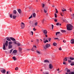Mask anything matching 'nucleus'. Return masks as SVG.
Instances as JSON below:
<instances>
[{"instance_id":"f257e3e1","label":"nucleus","mask_w":74,"mask_h":74,"mask_svg":"<svg viewBox=\"0 0 74 74\" xmlns=\"http://www.w3.org/2000/svg\"><path fill=\"white\" fill-rule=\"evenodd\" d=\"M67 29L68 30H71L72 29L73 27L70 24H69L67 25V26L66 27Z\"/></svg>"},{"instance_id":"f03ea898","label":"nucleus","mask_w":74,"mask_h":74,"mask_svg":"<svg viewBox=\"0 0 74 74\" xmlns=\"http://www.w3.org/2000/svg\"><path fill=\"white\" fill-rule=\"evenodd\" d=\"M8 41L6 40L5 43L4 44L3 43V47H2V48L3 50H6V48H5V45H6V47L8 46Z\"/></svg>"},{"instance_id":"7ed1b4c3","label":"nucleus","mask_w":74,"mask_h":74,"mask_svg":"<svg viewBox=\"0 0 74 74\" xmlns=\"http://www.w3.org/2000/svg\"><path fill=\"white\" fill-rule=\"evenodd\" d=\"M51 45H50V44H46V45L44 47V48L45 49H47V48H48Z\"/></svg>"},{"instance_id":"20e7f679","label":"nucleus","mask_w":74,"mask_h":74,"mask_svg":"<svg viewBox=\"0 0 74 74\" xmlns=\"http://www.w3.org/2000/svg\"><path fill=\"white\" fill-rule=\"evenodd\" d=\"M10 38L11 39V40H12V41H14L13 42L15 44H16V45H17V43L16 42V41H16V40H15V38L11 37Z\"/></svg>"},{"instance_id":"39448f33","label":"nucleus","mask_w":74,"mask_h":74,"mask_svg":"<svg viewBox=\"0 0 74 74\" xmlns=\"http://www.w3.org/2000/svg\"><path fill=\"white\" fill-rule=\"evenodd\" d=\"M21 29H23L24 28H25V24L23 22H21Z\"/></svg>"},{"instance_id":"423d86ee","label":"nucleus","mask_w":74,"mask_h":74,"mask_svg":"<svg viewBox=\"0 0 74 74\" xmlns=\"http://www.w3.org/2000/svg\"><path fill=\"white\" fill-rule=\"evenodd\" d=\"M12 53H14V54H15V53H17V50H14L13 51Z\"/></svg>"},{"instance_id":"0eeeda50","label":"nucleus","mask_w":74,"mask_h":74,"mask_svg":"<svg viewBox=\"0 0 74 74\" xmlns=\"http://www.w3.org/2000/svg\"><path fill=\"white\" fill-rule=\"evenodd\" d=\"M53 68V66H52V65L51 64H49V68L50 69H52Z\"/></svg>"},{"instance_id":"6e6552de","label":"nucleus","mask_w":74,"mask_h":74,"mask_svg":"<svg viewBox=\"0 0 74 74\" xmlns=\"http://www.w3.org/2000/svg\"><path fill=\"white\" fill-rule=\"evenodd\" d=\"M43 33L44 34H47V30L46 29H44L43 30Z\"/></svg>"},{"instance_id":"1a4fd4ad","label":"nucleus","mask_w":74,"mask_h":74,"mask_svg":"<svg viewBox=\"0 0 74 74\" xmlns=\"http://www.w3.org/2000/svg\"><path fill=\"white\" fill-rule=\"evenodd\" d=\"M71 44H74V39H71Z\"/></svg>"},{"instance_id":"9d476101","label":"nucleus","mask_w":74,"mask_h":74,"mask_svg":"<svg viewBox=\"0 0 74 74\" xmlns=\"http://www.w3.org/2000/svg\"><path fill=\"white\" fill-rule=\"evenodd\" d=\"M12 47V45H9L8 46V49H11Z\"/></svg>"},{"instance_id":"9b49d317","label":"nucleus","mask_w":74,"mask_h":74,"mask_svg":"<svg viewBox=\"0 0 74 74\" xmlns=\"http://www.w3.org/2000/svg\"><path fill=\"white\" fill-rule=\"evenodd\" d=\"M66 71H67V72L65 73V74H69V73H70V70L69 69L67 70Z\"/></svg>"},{"instance_id":"f8f14e48","label":"nucleus","mask_w":74,"mask_h":74,"mask_svg":"<svg viewBox=\"0 0 74 74\" xmlns=\"http://www.w3.org/2000/svg\"><path fill=\"white\" fill-rule=\"evenodd\" d=\"M1 73H5L6 72L5 70V69L2 70L1 71Z\"/></svg>"},{"instance_id":"ddd939ff","label":"nucleus","mask_w":74,"mask_h":74,"mask_svg":"<svg viewBox=\"0 0 74 74\" xmlns=\"http://www.w3.org/2000/svg\"><path fill=\"white\" fill-rule=\"evenodd\" d=\"M63 61L67 62V57H66L64 58V59L63 60Z\"/></svg>"},{"instance_id":"4468645a","label":"nucleus","mask_w":74,"mask_h":74,"mask_svg":"<svg viewBox=\"0 0 74 74\" xmlns=\"http://www.w3.org/2000/svg\"><path fill=\"white\" fill-rule=\"evenodd\" d=\"M45 63H49V62L48 60H44Z\"/></svg>"},{"instance_id":"2eb2a0df","label":"nucleus","mask_w":74,"mask_h":74,"mask_svg":"<svg viewBox=\"0 0 74 74\" xmlns=\"http://www.w3.org/2000/svg\"><path fill=\"white\" fill-rule=\"evenodd\" d=\"M18 12L19 13V14H21V10L20 9H18Z\"/></svg>"},{"instance_id":"dca6fc26","label":"nucleus","mask_w":74,"mask_h":74,"mask_svg":"<svg viewBox=\"0 0 74 74\" xmlns=\"http://www.w3.org/2000/svg\"><path fill=\"white\" fill-rule=\"evenodd\" d=\"M6 40H8V41H11V39H10V38H9L8 37L6 38Z\"/></svg>"},{"instance_id":"f3484780","label":"nucleus","mask_w":74,"mask_h":74,"mask_svg":"<svg viewBox=\"0 0 74 74\" xmlns=\"http://www.w3.org/2000/svg\"><path fill=\"white\" fill-rule=\"evenodd\" d=\"M53 45H54V46H56V45H57V43L55 42H54L53 43Z\"/></svg>"},{"instance_id":"a211bd4d","label":"nucleus","mask_w":74,"mask_h":74,"mask_svg":"<svg viewBox=\"0 0 74 74\" xmlns=\"http://www.w3.org/2000/svg\"><path fill=\"white\" fill-rule=\"evenodd\" d=\"M69 59H70V60H73L74 59V58H73L70 57H69Z\"/></svg>"},{"instance_id":"6ab92c4d","label":"nucleus","mask_w":74,"mask_h":74,"mask_svg":"<svg viewBox=\"0 0 74 74\" xmlns=\"http://www.w3.org/2000/svg\"><path fill=\"white\" fill-rule=\"evenodd\" d=\"M18 50L20 51H21L22 50V48L21 47H18Z\"/></svg>"},{"instance_id":"aec40b11","label":"nucleus","mask_w":74,"mask_h":74,"mask_svg":"<svg viewBox=\"0 0 74 74\" xmlns=\"http://www.w3.org/2000/svg\"><path fill=\"white\" fill-rule=\"evenodd\" d=\"M35 49H34V47H33L32 48L31 50V51H34V50H35Z\"/></svg>"},{"instance_id":"412c9836","label":"nucleus","mask_w":74,"mask_h":74,"mask_svg":"<svg viewBox=\"0 0 74 74\" xmlns=\"http://www.w3.org/2000/svg\"><path fill=\"white\" fill-rule=\"evenodd\" d=\"M33 17H36V13H34L33 14Z\"/></svg>"},{"instance_id":"4be33fe9","label":"nucleus","mask_w":74,"mask_h":74,"mask_svg":"<svg viewBox=\"0 0 74 74\" xmlns=\"http://www.w3.org/2000/svg\"><path fill=\"white\" fill-rule=\"evenodd\" d=\"M56 25L57 26H58V25H59L60 26H61V24H60L59 23H57L56 24Z\"/></svg>"},{"instance_id":"5701e85b","label":"nucleus","mask_w":74,"mask_h":74,"mask_svg":"<svg viewBox=\"0 0 74 74\" xmlns=\"http://www.w3.org/2000/svg\"><path fill=\"white\" fill-rule=\"evenodd\" d=\"M42 8H44V6H45V4H44L43 3H42Z\"/></svg>"},{"instance_id":"b1692460","label":"nucleus","mask_w":74,"mask_h":74,"mask_svg":"<svg viewBox=\"0 0 74 74\" xmlns=\"http://www.w3.org/2000/svg\"><path fill=\"white\" fill-rule=\"evenodd\" d=\"M61 32L62 33H66V31L65 30H61Z\"/></svg>"},{"instance_id":"393cba45","label":"nucleus","mask_w":74,"mask_h":74,"mask_svg":"<svg viewBox=\"0 0 74 74\" xmlns=\"http://www.w3.org/2000/svg\"><path fill=\"white\" fill-rule=\"evenodd\" d=\"M60 34V32H57L56 34V36H57L58 34Z\"/></svg>"},{"instance_id":"a878e982","label":"nucleus","mask_w":74,"mask_h":74,"mask_svg":"<svg viewBox=\"0 0 74 74\" xmlns=\"http://www.w3.org/2000/svg\"><path fill=\"white\" fill-rule=\"evenodd\" d=\"M13 59H14V60H16V57H12Z\"/></svg>"},{"instance_id":"bb28decb","label":"nucleus","mask_w":74,"mask_h":74,"mask_svg":"<svg viewBox=\"0 0 74 74\" xmlns=\"http://www.w3.org/2000/svg\"><path fill=\"white\" fill-rule=\"evenodd\" d=\"M69 74H74V72H71L70 73H69Z\"/></svg>"},{"instance_id":"cd10ccee","label":"nucleus","mask_w":74,"mask_h":74,"mask_svg":"<svg viewBox=\"0 0 74 74\" xmlns=\"http://www.w3.org/2000/svg\"><path fill=\"white\" fill-rule=\"evenodd\" d=\"M44 43H46V42H48V40H46L45 41H44Z\"/></svg>"},{"instance_id":"c85d7f7f","label":"nucleus","mask_w":74,"mask_h":74,"mask_svg":"<svg viewBox=\"0 0 74 74\" xmlns=\"http://www.w3.org/2000/svg\"><path fill=\"white\" fill-rule=\"evenodd\" d=\"M13 13H14V14H16V11L15 10H14Z\"/></svg>"},{"instance_id":"c756f323","label":"nucleus","mask_w":74,"mask_h":74,"mask_svg":"<svg viewBox=\"0 0 74 74\" xmlns=\"http://www.w3.org/2000/svg\"><path fill=\"white\" fill-rule=\"evenodd\" d=\"M17 45L18 46V47H19V46L21 45V44H20L19 42L17 43Z\"/></svg>"},{"instance_id":"7c9ffc66","label":"nucleus","mask_w":74,"mask_h":74,"mask_svg":"<svg viewBox=\"0 0 74 74\" xmlns=\"http://www.w3.org/2000/svg\"><path fill=\"white\" fill-rule=\"evenodd\" d=\"M16 17V16L14 15L13 16V19H15Z\"/></svg>"},{"instance_id":"2f4dec72","label":"nucleus","mask_w":74,"mask_h":74,"mask_svg":"<svg viewBox=\"0 0 74 74\" xmlns=\"http://www.w3.org/2000/svg\"><path fill=\"white\" fill-rule=\"evenodd\" d=\"M44 10H45L46 11H48V8L47 7H46L45 8Z\"/></svg>"},{"instance_id":"473e14b6","label":"nucleus","mask_w":74,"mask_h":74,"mask_svg":"<svg viewBox=\"0 0 74 74\" xmlns=\"http://www.w3.org/2000/svg\"><path fill=\"white\" fill-rule=\"evenodd\" d=\"M36 52H37V53H38L39 55H40V52H39V51L38 50L36 51Z\"/></svg>"},{"instance_id":"72a5a7b5","label":"nucleus","mask_w":74,"mask_h":74,"mask_svg":"<svg viewBox=\"0 0 74 74\" xmlns=\"http://www.w3.org/2000/svg\"><path fill=\"white\" fill-rule=\"evenodd\" d=\"M10 18H12V14H10Z\"/></svg>"},{"instance_id":"f704fd0d","label":"nucleus","mask_w":74,"mask_h":74,"mask_svg":"<svg viewBox=\"0 0 74 74\" xmlns=\"http://www.w3.org/2000/svg\"><path fill=\"white\" fill-rule=\"evenodd\" d=\"M43 74H49V73L46 72L44 73V72H43Z\"/></svg>"},{"instance_id":"c9c22d12","label":"nucleus","mask_w":74,"mask_h":74,"mask_svg":"<svg viewBox=\"0 0 74 74\" xmlns=\"http://www.w3.org/2000/svg\"><path fill=\"white\" fill-rule=\"evenodd\" d=\"M6 74H11V73H10V72H9L8 71H7L6 72Z\"/></svg>"},{"instance_id":"e433bc0d","label":"nucleus","mask_w":74,"mask_h":74,"mask_svg":"<svg viewBox=\"0 0 74 74\" xmlns=\"http://www.w3.org/2000/svg\"><path fill=\"white\" fill-rule=\"evenodd\" d=\"M63 64H66V62L63 61Z\"/></svg>"},{"instance_id":"4c0bfd02","label":"nucleus","mask_w":74,"mask_h":74,"mask_svg":"<svg viewBox=\"0 0 74 74\" xmlns=\"http://www.w3.org/2000/svg\"><path fill=\"white\" fill-rule=\"evenodd\" d=\"M13 51V49H12L10 50V53H11Z\"/></svg>"},{"instance_id":"58836bf2","label":"nucleus","mask_w":74,"mask_h":74,"mask_svg":"<svg viewBox=\"0 0 74 74\" xmlns=\"http://www.w3.org/2000/svg\"><path fill=\"white\" fill-rule=\"evenodd\" d=\"M12 43V42H9L8 43L9 45H11V44Z\"/></svg>"},{"instance_id":"ea45409f","label":"nucleus","mask_w":74,"mask_h":74,"mask_svg":"<svg viewBox=\"0 0 74 74\" xmlns=\"http://www.w3.org/2000/svg\"><path fill=\"white\" fill-rule=\"evenodd\" d=\"M68 61L69 63H71V60H68Z\"/></svg>"},{"instance_id":"a19ab883","label":"nucleus","mask_w":74,"mask_h":74,"mask_svg":"<svg viewBox=\"0 0 74 74\" xmlns=\"http://www.w3.org/2000/svg\"><path fill=\"white\" fill-rule=\"evenodd\" d=\"M62 12H64V11H66V10L65 9V10H62Z\"/></svg>"},{"instance_id":"79ce46f5","label":"nucleus","mask_w":74,"mask_h":74,"mask_svg":"<svg viewBox=\"0 0 74 74\" xmlns=\"http://www.w3.org/2000/svg\"><path fill=\"white\" fill-rule=\"evenodd\" d=\"M48 40H49V42H50V41H51V38H49L48 39Z\"/></svg>"},{"instance_id":"37998d69","label":"nucleus","mask_w":74,"mask_h":74,"mask_svg":"<svg viewBox=\"0 0 74 74\" xmlns=\"http://www.w3.org/2000/svg\"><path fill=\"white\" fill-rule=\"evenodd\" d=\"M55 15V18H57V15H56V14L55 13L54 14Z\"/></svg>"},{"instance_id":"c03bdc74","label":"nucleus","mask_w":74,"mask_h":74,"mask_svg":"<svg viewBox=\"0 0 74 74\" xmlns=\"http://www.w3.org/2000/svg\"><path fill=\"white\" fill-rule=\"evenodd\" d=\"M38 24V23L37 22H36L35 23L34 25L35 26H37V25Z\"/></svg>"},{"instance_id":"a18cd8bd","label":"nucleus","mask_w":74,"mask_h":74,"mask_svg":"<svg viewBox=\"0 0 74 74\" xmlns=\"http://www.w3.org/2000/svg\"><path fill=\"white\" fill-rule=\"evenodd\" d=\"M47 11L45 10H44V12H45V13H47Z\"/></svg>"},{"instance_id":"49530a36","label":"nucleus","mask_w":74,"mask_h":74,"mask_svg":"<svg viewBox=\"0 0 74 74\" xmlns=\"http://www.w3.org/2000/svg\"><path fill=\"white\" fill-rule=\"evenodd\" d=\"M54 21L56 22H57V21H58V19H56V18H55V19H54Z\"/></svg>"},{"instance_id":"de8ad7c7","label":"nucleus","mask_w":74,"mask_h":74,"mask_svg":"<svg viewBox=\"0 0 74 74\" xmlns=\"http://www.w3.org/2000/svg\"><path fill=\"white\" fill-rule=\"evenodd\" d=\"M29 23H30V24H33V22H32V21H29Z\"/></svg>"},{"instance_id":"09e8293b","label":"nucleus","mask_w":74,"mask_h":74,"mask_svg":"<svg viewBox=\"0 0 74 74\" xmlns=\"http://www.w3.org/2000/svg\"><path fill=\"white\" fill-rule=\"evenodd\" d=\"M28 8H29V9H32V8L31 7H28Z\"/></svg>"},{"instance_id":"8fccbe9b","label":"nucleus","mask_w":74,"mask_h":74,"mask_svg":"<svg viewBox=\"0 0 74 74\" xmlns=\"http://www.w3.org/2000/svg\"><path fill=\"white\" fill-rule=\"evenodd\" d=\"M51 26L52 27V29L53 30V25H51Z\"/></svg>"},{"instance_id":"3c124183","label":"nucleus","mask_w":74,"mask_h":74,"mask_svg":"<svg viewBox=\"0 0 74 74\" xmlns=\"http://www.w3.org/2000/svg\"><path fill=\"white\" fill-rule=\"evenodd\" d=\"M36 41H37V42L38 43V42H39V40H38V39H36Z\"/></svg>"},{"instance_id":"603ef678","label":"nucleus","mask_w":74,"mask_h":74,"mask_svg":"<svg viewBox=\"0 0 74 74\" xmlns=\"http://www.w3.org/2000/svg\"><path fill=\"white\" fill-rule=\"evenodd\" d=\"M15 70H18V67H16L15 69Z\"/></svg>"},{"instance_id":"864d4df0","label":"nucleus","mask_w":74,"mask_h":74,"mask_svg":"<svg viewBox=\"0 0 74 74\" xmlns=\"http://www.w3.org/2000/svg\"><path fill=\"white\" fill-rule=\"evenodd\" d=\"M60 15L61 16H63V15H64V14L62 13H60Z\"/></svg>"},{"instance_id":"5fc2aeb1","label":"nucleus","mask_w":74,"mask_h":74,"mask_svg":"<svg viewBox=\"0 0 74 74\" xmlns=\"http://www.w3.org/2000/svg\"><path fill=\"white\" fill-rule=\"evenodd\" d=\"M71 66H74V63H71Z\"/></svg>"},{"instance_id":"6e6d98bb","label":"nucleus","mask_w":74,"mask_h":74,"mask_svg":"<svg viewBox=\"0 0 74 74\" xmlns=\"http://www.w3.org/2000/svg\"><path fill=\"white\" fill-rule=\"evenodd\" d=\"M32 18V16H30V17H29V19H31V18Z\"/></svg>"},{"instance_id":"4d7b16f0","label":"nucleus","mask_w":74,"mask_h":74,"mask_svg":"<svg viewBox=\"0 0 74 74\" xmlns=\"http://www.w3.org/2000/svg\"><path fill=\"white\" fill-rule=\"evenodd\" d=\"M62 71H58V73H61V72H62Z\"/></svg>"},{"instance_id":"13d9d810","label":"nucleus","mask_w":74,"mask_h":74,"mask_svg":"<svg viewBox=\"0 0 74 74\" xmlns=\"http://www.w3.org/2000/svg\"><path fill=\"white\" fill-rule=\"evenodd\" d=\"M67 70H68V68H66L65 69V71H67Z\"/></svg>"},{"instance_id":"bf43d9fd","label":"nucleus","mask_w":74,"mask_h":74,"mask_svg":"<svg viewBox=\"0 0 74 74\" xmlns=\"http://www.w3.org/2000/svg\"><path fill=\"white\" fill-rule=\"evenodd\" d=\"M59 49L60 51H61V50H62V48H61V47H60V48H59Z\"/></svg>"},{"instance_id":"052dcab7","label":"nucleus","mask_w":74,"mask_h":74,"mask_svg":"<svg viewBox=\"0 0 74 74\" xmlns=\"http://www.w3.org/2000/svg\"><path fill=\"white\" fill-rule=\"evenodd\" d=\"M44 19L42 20V23H44Z\"/></svg>"},{"instance_id":"680f3d73","label":"nucleus","mask_w":74,"mask_h":74,"mask_svg":"<svg viewBox=\"0 0 74 74\" xmlns=\"http://www.w3.org/2000/svg\"><path fill=\"white\" fill-rule=\"evenodd\" d=\"M71 10H72L71 8H70L69 9V10L70 11V12H71Z\"/></svg>"},{"instance_id":"e2e57ef3","label":"nucleus","mask_w":74,"mask_h":74,"mask_svg":"<svg viewBox=\"0 0 74 74\" xmlns=\"http://www.w3.org/2000/svg\"><path fill=\"white\" fill-rule=\"evenodd\" d=\"M31 33H32V36H33V32H32V31H31Z\"/></svg>"},{"instance_id":"0e129e2a","label":"nucleus","mask_w":74,"mask_h":74,"mask_svg":"<svg viewBox=\"0 0 74 74\" xmlns=\"http://www.w3.org/2000/svg\"><path fill=\"white\" fill-rule=\"evenodd\" d=\"M58 39V38H54V40H57Z\"/></svg>"},{"instance_id":"69168bd1","label":"nucleus","mask_w":74,"mask_h":74,"mask_svg":"<svg viewBox=\"0 0 74 74\" xmlns=\"http://www.w3.org/2000/svg\"><path fill=\"white\" fill-rule=\"evenodd\" d=\"M34 48L35 47V48H37V47H36V46H34Z\"/></svg>"},{"instance_id":"338daca9","label":"nucleus","mask_w":74,"mask_h":74,"mask_svg":"<svg viewBox=\"0 0 74 74\" xmlns=\"http://www.w3.org/2000/svg\"><path fill=\"white\" fill-rule=\"evenodd\" d=\"M63 42H66V41H65V40H63Z\"/></svg>"},{"instance_id":"774afa93","label":"nucleus","mask_w":74,"mask_h":74,"mask_svg":"<svg viewBox=\"0 0 74 74\" xmlns=\"http://www.w3.org/2000/svg\"><path fill=\"white\" fill-rule=\"evenodd\" d=\"M73 18H74V14H73Z\"/></svg>"}]
</instances>
